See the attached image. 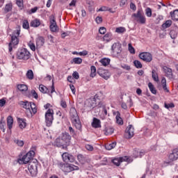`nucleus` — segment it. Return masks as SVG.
Segmentation results:
<instances>
[{
  "label": "nucleus",
  "mask_w": 178,
  "mask_h": 178,
  "mask_svg": "<svg viewBox=\"0 0 178 178\" xmlns=\"http://www.w3.org/2000/svg\"><path fill=\"white\" fill-rule=\"evenodd\" d=\"M70 119L72 126H74L79 133H83V125L81 124L77 110H76L74 107H72L70 109Z\"/></svg>",
  "instance_id": "nucleus-1"
},
{
  "label": "nucleus",
  "mask_w": 178,
  "mask_h": 178,
  "mask_svg": "<svg viewBox=\"0 0 178 178\" xmlns=\"http://www.w3.org/2000/svg\"><path fill=\"white\" fill-rule=\"evenodd\" d=\"M21 31L22 26H20V25H18L16 27V30L14 31L10 35L11 40L8 44V51L10 55H12V51H13V48H16V47L19 45V42H20V39H19V37H20Z\"/></svg>",
  "instance_id": "nucleus-2"
},
{
  "label": "nucleus",
  "mask_w": 178,
  "mask_h": 178,
  "mask_svg": "<svg viewBox=\"0 0 178 178\" xmlns=\"http://www.w3.org/2000/svg\"><path fill=\"white\" fill-rule=\"evenodd\" d=\"M20 105L24 109H26L25 114L29 119H31L35 113H37L38 108L35 103L30 102H21Z\"/></svg>",
  "instance_id": "nucleus-3"
},
{
  "label": "nucleus",
  "mask_w": 178,
  "mask_h": 178,
  "mask_svg": "<svg viewBox=\"0 0 178 178\" xmlns=\"http://www.w3.org/2000/svg\"><path fill=\"white\" fill-rule=\"evenodd\" d=\"M37 147L35 146L32 147L31 150L26 153L25 155L22 156L21 159H18L19 163L22 164H27V163H32L31 161H33V158H34L35 155V151Z\"/></svg>",
  "instance_id": "nucleus-4"
},
{
  "label": "nucleus",
  "mask_w": 178,
  "mask_h": 178,
  "mask_svg": "<svg viewBox=\"0 0 178 178\" xmlns=\"http://www.w3.org/2000/svg\"><path fill=\"white\" fill-rule=\"evenodd\" d=\"M16 58L19 60H29L31 58V54L26 48L19 49L16 54Z\"/></svg>",
  "instance_id": "nucleus-5"
},
{
  "label": "nucleus",
  "mask_w": 178,
  "mask_h": 178,
  "mask_svg": "<svg viewBox=\"0 0 178 178\" xmlns=\"http://www.w3.org/2000/svg\"><path fill=\"white\" fill-rule=\"evenodd\" d=\"M132 16L137 23H139L140 24H145V23H147V18L145 17V15H144L143 8L138 9L137 13H134Z\"/></svg>",
  "instance_id": "nucleus-6"
},
{
  "label": "nucleus",
  "mask_w": 178,
  "mask_h": 178,
  "mask_svg": "<svg viewBox=\"0 0 178 178\" xmlns=\"http://www.w3.org/2000/svg\"><path fill=\"white\" fill-rule=\"evenodd\" d=\"M45 123L47 127H51L54 122V110L49 108L45 113Z\"/></svg>",
  "instance_id": "nucleus-7"
},
{
  "label": "nucleus",
  "mask_w": 178,
  "mask_h": 178,
  "mask_svg": "<svg viewBox=\"0 0 178 178\" xmlns=\"http://www.w3.org/2000/svg\"><path fill=\"white\" fill-rule=\"evenodd\" d=\"M39 91L42 92V94H48V95H50V97H52V94L55 92V86L54 85V83H52V86H51V91L47 86H44L43 84H40L39 86Z\"/></svg>",
  "instance_id": "nucleus-8"
},
{
  "label": "nucleus",
  "mask_w": 178,
  "mask_h": 178,
  "mask_svg": "<svg viewBox=\"0 0 178 178\" xmlns=\"http://www.w3.org/2000/svg\"><path fill=\"white\" fill-rule=\"evenodd\" d=\"M99 99V95H95L93 97L88 99L86 102V105L88 108H95L97 106V101Z\"/></svg>",
  "instance_id": "nucleus-9"
},
{
  "label": "nucleus",
  "mask_w": 178,
  "mask_h": 178,
  "mask_svg": "<svg viewBox=\"0 0 178 178\" xmlns=\"http://www.w3.org/2000/svg\"><path fill=\"white\" fill-rule=\"evenodd\" d=\"M49 29L51 33H56L58 30V24H56V18L55 15H51L49 17Z\"/></svg>",
  "instance_id": "nucleus-10"
},
{
  "label": "nucleus",
  "mask_w": 178,
  "mask_h": 178,
  "mask_svg": "<svg viewBox=\"0 0 178 178\" xmlns=\"http://www.w3.org/2000/svg\"><path fill=\"white\" fill-rule=\"evenodd\" d=\"M111 54L114 56H119L122 54V44L118 42L114 43L111 46Z\"/></svg>",
  "instance_id": "nucleus-11"
},
{
  "label": "nucleus",
  "mask_w": 178,
  "mask_h": 178,
  "mask_svg": "<svg viewBox=\"0 0 178 178\" xmlns=\"http://www.w3.org/2000/svg\"><path fill=\"white\" fill-rule=\"evenodd\" d=\"M28 170L30 172L31 176H32V177L37 176V173H38L37 163H29L28 164Z\"/></svg>",
  "instance_id": "nucleus-12"
},
{
  "label": "nucleus",
  "mask_w": 178,
  "mask_h": 178,
  "mask_svg": "<svg viewBox=\"0 0 178 178\" xmlns=\"http://www.w3.org/2000/svg\"><path fill=\"white\" fill-rule=\"evenodd\" d=\"M139 58L147 63L152 62V55L149 52H142L139 54Z\"/></svg>",
  "instance_id": "nucleus-13"
},
{
  "label": "nucleus",
  "mask_w": 178,
  "mask_h": 178,
  "mask_svg": "<svg viewBox=\"0 0 178 178\" xmlns=\"http://www.w3.org/2000/svg\"><path fill=\"white\" fill-rule=\"evenodd\" d=\"M65 145V147H69L70 145V141L72 140V136L69 134V133L65 132L61 134V137H60Z\"/></svg>",
  "instance_id": "nucleus-14"
},
{
  "label": "nucleus",
  "mask_w": 178,
  "mask_h": 178,
  "mask_svg": "<svg viewBox=\"0 0 178 178\" xmlns=\"http://www.w3.org/2000/svg\"><path fill=\"white\" fill-rule=\"evenodd\" d=\"M162 69L165 77H168L169 80L175 79V75L173 74V70L172 68L168 67V66H163Z\"/></svg>",
  "instance_id": "nucleus-15"
},
{
  "label": "nucleus",
  "mask_w": 178,
  "mask_h": 178,
  "mask_svg": "<svg viewBox=\"0 0 178 178\" xmlns=\"http://www.w3.org/2000/svg\"><path fill=\"white\" fill-rule=\"evenodd\" d=\"M97 74L100 77L104 79V80H108L111 77V72L108 70H104L102 68H99L97 70Z\"/></svg>",
  "instance_id": "nucleus-16"
},
{
  "label": "nucleus",
  "mask_w": 178,
  "mask_h": 178,
  "mask_svg": "<svg viewBox=\"0 0 178 178\" xmlns=\"http://www.w3.org/2000/svg\"><path fill=\"white\" fill-rule=\"evenodd\" d=\"M62 158L63 162H65V163H69V162L73 163L74 162V161H76L74 156L67 152L63 153L62 154Z\"/></svg>",
  "instance_id": "nucleus-17"
},
{
  "label": "nucleus",
  "mask_w": 178,
  "mask_h": 178,
  "mask_svg": "<svg viewBox=\"0 0 178 178\" xmlns=\"http://www.w3.org/2000/svg\"><path fill=\"white\" fill-rule=\"evenodd\" d=\"M168 159L170 162H175L178 160V149H174L168 156Z\"/></svg>",
  "instance_id": "nucleus-18"
},
{
  "label": "nucleus",
  "mask_w": 178,
  "mask_h": 178,
  "mask_svg": "<svg viewBox=\"0 0 178 178\" xmlns=\"http://www.w3.org/2000/svg\"><path fill=\"white\" fill-rule=\"evenodd\" d=\"M64 172L69 173L73 172V170H79V166L66 163L65 169H64Z\"/></svg>",
  "instance_id": "nucleus-19"
},
{
  "label": "nucleus",
  "mask_w": 178,
  "mask_h": 178,
  "mask_svg": "<svg viewBox=\"0 0 178 178\" xmlns=\"http://www.w3.org/2000/svg\"><path fill=\"white\" fill-rule=\"evenodd\" d=\"M35 42H36V49H38L41 48L45 44V39L42 36H38L35 39Z\"/></svg>",
  "instance_id": "nucleus-20"
},
{
  "label": "nucleus",
  "mask_w": 178,
  "mask_h": 178,
  "mask_svg": "<svg viewBox=\"0 0 178 178\" xmlns=\"http://www.w3.org/2000/svg\"><path fill=\"white\" fill-rule=\"evenodd\" d=\"M91 125L93 129H101L102 127V125H101V120L97 118H93Z\"/></svg>",
  "instance_id": "nucleus-21"
},
{
  "label": "nucleus",
  "mask_w": 178,
  "mask_h": 178,
  "mask_svg": "<svg viewBox=\"0 0 178 178\" xmlns=\"http://www.w3.org/2000/svg\"><path fill=\"white\" fill-rule=\"evenodd\" d=\"M53 145L54 147H58V148H60L61 147L62 148H65V147H66L65 143H63V140H62V138L60 137L57 138L54 140Z\"/></svg>",
  "instance_id": "nucleus-22"
},
{
  "label": "nucleus",
  "mask_w": 178,
  "mask_h": 178,
  "mask_svg": "<svg viewBox=\"0 0 178 178\" xmlns=\"http://www.w3.org/2000/svg\"><path fill=\"white\" fill-rule=\"evenodd\" d=\"M113 131H115V129L109 125H105L104 129L103 130L104 136H111V134H113Z\"/></svg>",
  "instance_id": "nucleus-23"
},
{
  "label": "nucleus",
  "mask_w": 178,
  "mask_h": 178,
  "mask_svg": "<svg viewBox=\"0 0 178 178\" xmlns=\"http://www.w3.org/2000/svg\"><path fill=\"white\" fill-rule=\"evenodd\" d=\"M126 133L128 134V138H131L134 136V127L133 125H129L126 129Z\"/></svg>",
  "instance_id": "nucleus-24"
},
{
  "label": "nucleus",
  "mask_w": 178,
  "mask_h": 178,
  "mask_svg": "<svg viewBox=\"0 0 178 178\" xmlns=\"http://www.w3.org/2000/svg\"><path fill=\"white\" fill-rule=\"evenodd\" d=\"M31 27H33L34 29H37V27H40L41 26V20L38 18H35L30 22Z\"/></svg>",
  "instance_id": "nucleus-25"
},
{
  "label": "nucleus",
  "mask_w": 178,
  "mask_h": 178,
  "mask_svg": "<svg viewBox=\"0 0 178 178\" xmlns=\"http://www.w3.org/2000/svg\"><path fill=\"white\" fill-rule=\"evenodd\" d=\"M19 124V127L22 129H26V127L27 126V123L26 122V119L24 118H17V119Z\"/></svg>",
  "instance_id": "nucleus-26"
},
{
  "label": "nucleus",
  "mask_w": 178,
  "mask_h": 178,
  "mask_svg": "<svg viewBox=\"0 0 178 178\" xmlns=\"http://www.w3.org/2000/svg\"><path fill=\"white\" fill-rule=\"evenodd\" d=\"M112 40H113L112 33H107L102 38V41H104V42H110V41H112Z\"/></svg>",
  "instance_id": "nucleus-27"
},
{
  "label": "nucleus",
  "mask_w": 178,
  "mask_h": 178,
  "mask_svg": "<svg viewBox=\"0 0 178 178\" xmlns=\"http://www.w3.org/2000/svg\"><path fill=\"white\" fill-rule=\"evenodd\" d=\"M7 126L9 130H12L13 127V117H12V115H9L7 118Z\"/></svg>",
  "instance_id": "nucleus-28"
},
{
  "label": "nucleus",
  "mask_w": 178,
  "mask_h": 178,
  "mask_svg": "<svg viewBox=\"0 0 178 178\" xmlns=\"http://www.w3.org/2000/svg\"><path fill=\"white\" fill-rule=\"evenodd\" d=\"M17 88L19 91H21V92H26V91L29 90V86L26 84H18Z\"/></svg>",
  "instance_id": "nucleus-29"
},
{
  "label": "nucleus",
  "mask_w": 178,
  "mask_h": 178,
  "mask_svg": "<svg viewBox=\"0 0 178 178\" xmlns=\"http://www.w3.org/2000/svg\"><path fill=\"white\" fill-rule=\"evenodd\" d=\"M170 15L171 16L172 20H174L175 22L178 21V10H175L173 11H171L170 13Z\"/></svg>",
  "instance_id": "nucleus-30"
},
{
  "label": "nucleus",
  "mask_w": 178,
  "mask_h": 178,
  "mask_svg": "<svg viewBox=\"0 0 178 178\" xmlns=\"http://www.w3.org/2000/svg\"><path fill=\"white\" fill-rule=\"evenodd\" d=\"M68 131L70 132V134L73 137V138H76L79 136V132L77 131L74 130L73 127H69Z\"/></svg>",
  "instance_id": "nucleus-31"
},
{
  "label": "nucleus",
  "mask_w": 178,
  "mask_h": 178,
  "mask_svg": "<svg viewBox=\"0 0 178 178\" xmlns=\"http://www.w3.org/2000/svg\"><path fill=\"white\" fill-rule=\"evenodd\" d=\"M115 119H116V123L118 124H120V126H122V124H123V119L122 118H120V112H119V111L116 112Z\"/></svg>",
  "instance_id": "nucleus-32"
},
{
  "label": "nucleus",
  "mask_w": 178,
  "mask_h": 178,
  "mask_svg": "<svg viewBox=\"0 0 178 178\" xmlns=\"http://www.w3.org/2000/svg\"><path fill=\"white\" fill-rule=\"evenodd\" d=\"M13 8V6L12 5V3H7L3 8L4 13H9V12H11Z\"/></svg>",
  "instance_id": "nucleus-33"
},
{
  "label": "nucleus",
  "mask_w": 178,
  "mask_h": 178,
  "mask_svg": "<svg viewBox=\"0 0 178 178\" xmlns=\"http://www.w3.org/2000/svg\"><path fill=\"white\" fill-rule=\"evenodd\" d=\"M22 29H24V30H30V23H29V19H24L22 20Z\"/></svg>",
  "instance_id": "nucleus-34"
},
{
  "label": "nucleus",
  "mask_w": 178,
  "mask_h": 178,
  "mask_svg": "<svg viewBox=\"0 0 178 178\" xmlns=\"http://www.w3.org/2000/svg\"><path fill=\"white\" fill-rule=\"evenodd\" d=\"M161 86L163 87V91L165 92H169V89H168L167 85H166V78L163 77L161 79Z\"/></svg>",
  "instance_id": "nucleus-35"
},
{
  "label": "nucleus",
  "mask_w": 178,
  "mask_h": 178,
  "mask_svg": "<svg viewBox=\"0 0 178 178\" xmlns=\"http://www.w3.org/2000/svg\"><path fill=\"white\" fill-rule=\"evenodd\" d=\"M106 106V105L105 104V103L104 102L101 101V99L99 98V99H97V101L96 102V108H102V109H103Z\"/></svg>",
  "instance_id": "nucleus-36"
},
{
  "label": "nucleus",
  "mask_w": 178,
  "mask_h": 178,
  "mask_svg": "<svg viewBox=\"0 0 178 178\" xmlns=\"http://www.w3.org/2000/svg\"><path fill=\"white\" fill-rule=\"evenodd\" d=\"M152 77L154 80V81H156V83L159 82V77L158 76V73L155 70H152Z\"/></svg>",
  "instance_id": "nucleus-37"
},
{
  "label": "nucleus",
  "mask_w": 178,
  "mask_h": 178,
  "mask_svg": "<svg viewBox=\"0 0 178 178\" xmlns=\"http://www.w3.org/2000/svg\"><path fill=\"white\" fill-rule=\"evenodd\" d=\"M71 63H74L75 65H81L83 63V59L80 57H75L71 61Z\"/></svg>",
  "instance_id": "nucleus-38"
},
{
  "label": "nucleus",
  "mask_w": 178,
  "mask_h": 178,
  "mask_svg": "<svg viewBox=\"0 0 178 178\" xmlns=\"http://www.w3.org/2000/svg\"><path fill=\"white\" fill-rule=\"evenodd\" d=\"M28 80H33L34 79V72L31 70H29L26 74Z\"/></svg>",
  "instance_id": "nucleus-39"
},
{
  "label": "nucleus",
  "mask_w": 178,
  "mask_h": 178,
  "mask_svg": "<svg viewBox=\"0 0 178 178\" xmlns=\"http://www.w3.org/2000/svg\"><path fill=\"white\" fill-rule=\"evenodd\" d=\"M95 76H97V67H95V66L92 65L90 67V77H95Z\"/></svg>",
  "instance_id": "nucleus-40"
},
{
  "label": "nucleus",
  "mask_w": 178,
  "mask_h": 178,
  "mask_svg": "<svg viewBox=\"0 0 178 178\" xmlns=\"http://www.w3.org/2000/svg\"><path fill=\"white\" fill-rule=\"evenodd\" d=\"M99 62L102 65V66H108V65L111 63V59L104 58L101 59Z\"/></svg>",
  "instance_id": "nucleus-41"
},
{
  "label": "nucleus",
  "mask_w": 178,
  "mask_h": 178,
  "mask_svg": "<svg viewBox=\"0 0 178 178\" xmlns=\"http://www.w3.org/2000/svg\"><path fill=\"white\" fill-rule=\"evenodd\" d=\"M115 147H116V142H113L110 144H106L105 145V148L108 151H111V149H113V148H115Z\"/></svg>",
  "instance_id": "nucleus-42"
},
{
  "label": "nucleus",
  "mask_w": 178,
  "mask_h": 178,
  "mask_svg": "<svg viewBox=\"0 0 178 178\" xmlns=\"http://www.w3.org/2000/svg\"><path fill=\"white\" fill-rule=\"evenodd\" d=\"M148 87L152 94H156V89L155 88V86H154V84H152V83L149 82L148 83Z\"/></svg>",
  "instance_id": "nucleus-43"
},
{
  "label": "nucleus",
  "mask_w": 178,
  "mask_h": 178,
  "mask_svg": "<svg viewBox=\"0 0 178 178\" xmlns=\"http://www.w3.org/2000/svg\"><path fill=\"white\" fill-rule=\"evenodd\" d=\"M115 33L118 34H123V33H126V28L120 26L115 29Z\"/></svg>",
  "instance_id": "nucleus-44"
},
{
  "label": "nucleus",
  "mask_w": 178,
  "mask_h": 178,
  "mask_svg": "<svg viewBox=\"0 0 178 178\" xmlns=\"http://www.w3.org/2000/svg\"><path fill=\"white\" fill-rule=\"evenodd\" d=\"M172 20H170V19H169V20H167V21H165V23H163V24H162V27L163 28V29H169V27H170V26H172Z\"/></svg>",
  "instance_id": "nucleus-45"
},
{
  "label": "nucleus",
  "mask_w": 178,
  "mask_h": 178,
  "mask_svg": "<svg viewBox=\"0 0 178 178\" xmlns=\"http://www.w3.org/2000/svg\"><path fill=\"white\" fill-rule=\"evenodd\" d=\"M134 65L136 69H142L143 68V64H141V62L138 60H135L134 61Z\"/></svg>",
  "instance_id": "nucleus-46"
},
{
  "label": "nucleus",
  "mask_w": 178,
  "mask_h": 178,
  "mask_svg": "<svg viewBox=\"0 0 178 178\" xmlns=\"http://www.w3.org/2000/svg\"><path fill=\"white\" fill-rule=\"evenodd\" d=\"M58 167L63 170V172H65V169H66V163L63 162H58L57 163Z\"/></svg>",
  "instance_id": "nucleus-47"
},
{
  "label": "nucleus",
  "mask_w": 178,
  "mask_h": 178,
  "mask_svg": "<svg viewBox=\"0 0 178 178\" xmlns=\"http://www.w3.org/2000/svg\"><path fill=\"white\" fill-rule=\"evenodd\" d=\"M128 50L132 55H134V54H136V49H134L131 43L128 44Z\"/></svg>",
  "instance_id": "nucleus-48"
},
{
  "label": "nucleus",
  "mask_w": 178,
  "mask_h": 178,
  "mask_svg": "<svg viewBox=\"0 0 178 178\" xmlns=\"http://www.w3.org/2000/svg\"><path fill=\"white\" fill-rule=\"evenodd\" d=\"M5 126H6V123L5 122V121H3V120H1L0 129L1 130H2L3 133H5V131L6 130V129L5 128Z\"/></svg>",
  "instance_id": "nucleus-49"
},
{
  "label": "nucleus",
  "mask_w": 178,
  "mask_h": 178,
  "mask_svg": "<svg viewBox=\"0 0 178 178\" xmlns=\"http://www.w3.org/2000/svg\"><path fill=\"white\" fill-rule=\"evenodd\" d=\"M77 159L81 163H84V162H86V157H84L83 154H78Z\"/></svg>",
  "instance_id": "nucleus-50"
},
{
  "label": "nucleus",
  "mask_w": 178,
  "mask_h": 178,
  "mask_svg": "<svg viewBox=\"0 0 178 178\" xmlns=\"http://www.w3.org/2000/svg\"><path fill=\"white\" fill-rule=\"evenodd\" d=\"M145 15L147 17H151L152 16V10L151 8L147 7L145 9Z\"/></svg>",
  "instance_id": "nucleus-51"
},
{
  "label": "nucleus",
  "mask_w": 178,
  "mask_h": 178,
  "mask_svg": "<svg viewBox=\"0 0 178 178\" xmlns=\"http://www.w3.org/2000/svg\"><path fill=\"white\" fill-rule=\"evenodd\" d=\"M14 143L18 145V147H23L24 145V141L22 140L15 139L14 140Z\"/></svg>",
  "instance_id": "nucleus-52"
},
{
  "label": "nucleus",
  "mask_w": 178,
  "mask_h": 178,
  "mask_svg": "<svg viewBox=\"0 0 178 178\" xmlns=\"http://www.w3.org/2000/svg\"><path fill=\"white\" fill-rule=\"evenodd\" d=\"M28 47H29V48H30V49H31V51L35 52V44L33 42L30 41L28 43Z\"/></svg>",
  "instance_id": "nucleus-53"
},
{
  "label": "nucleus",
  "mask_w": 178,
  "mask_h": 178,
  "mask_svg": "<svg viewBox=\"0 0 178 178\" xmlns=\"http://www.w3.org/2000/svg\"><path fill=\"white\" fill-rule=\"evenodd\" d=\"M112 162L115 165V166H120V163H122V161H120V158L114 159H113Z\"/></svg>",
  "instance_id": "nucleus-54"
},
{
  "label": "nucleus",
  "mask_w": 178,
  "mask_h": 178,
  "mask_svg": "<svg viewBox=\"0 0 178 178\" xmlns=\"http://www.w3.org/2000/svg\"><path fill=\"white\" fill-rule=\"evenodd\" d=\"M60 105L61 107L63 108V109H66V108H67V104L66 103V101H65L63 99L60 100Z\"/></svg>",
  "instance_id": "nucleus-55"
},
{
  "label": "nucleus",
  "mask_w": 178,
  "mask_h": 178,
  "mask_svg": "<svg viewBox=\"0 0 178 178\" xmlns=\"http://www.w3.org/2000/svg\"><path fill=\"white\" fill-rule=\"evenodd\" d=\"M16 5L19 8H23V6L24 5V2L23 1V0H16Z\"/></svg>",
  "instance_id": "nucleus-56"
},
{
  "label": "nucleus",
  "mask_w": 178,
  "mask_h": 178,
  "mask_svg": "<svg viewBox=\"0 0 178 178\" xmlns=\"http://www.w3.org/2000/svg\"><path fill=\"white\" fill-rule=\"evenodd\" d=\"M31 94L32 97L33 98H35V99H38V94L37 93V92H35V90H32L31 91Z\"/></svg>",
  "instance_id": "nucleus-57"
},
{
  "label": "nucleus",
  "mask_w": 178,
  "mask_h": 178,
  "mask_svg": "<svg viewBox=\"0 0 178 178\" xmlns=\"http://www.w3.org/2000/svg\"><path fill=\"white\" fill-rule=\"evenodd\" d=\"M121 67L122 69H124V70H131V67H130V65H127V64H122L121 65Z\"/></svg>",
  "instance_id": "nucleus-58"
},
{
  "label": "nucleus",
  "mask_w": 178,
  "mask_h": 178,
  "mask_svg": "<svg viewBox=\"0 0 178 178\" xmlns=\"http://www.w3.org/2000/svg\"><path fill=\"white\" fill-rule=\"evenodd\" d=\"M120 159L121 162H129L130 159H129V156H124L122 157H120Z\"/></svg>",
  "instance_id": "nucleus-59"
},
{
  "label": "nucleus",
  "mask_w": 178,
  "mask_h": 178,
  "mask_svg": "<svg viewBox=\"0 0 178 178\" xmlns=\"http://www.w3.org/2000/svg\"><path fill=\"white\" fill-rule=\"evenodd\" d=\"M79 56H87L88 55V51L83 50V51L79 52Z\"/></svg>",
  "instance_id": "nucleus-60"
},
{
  "label": "nucleus",
  "mask_w": 178,
  "mask_h": 178,
  "mask_svg": "<svg viewBox=\"0 0 178 178\" xmlns=\"http://www.w3.org/2000/svg\"><path fill=\"white\" fill-rule=\"evenodd\" d=\"M164 106H165V108H166V109H169V108H175V104H173V103H170V104L165 103Z\"/></svg>",
  "instance_id": "nucleus-61"
},
{
  "label": "nucleus",
  "mask_w": 178,
  "mask_h": 178,
  "mask_svg": "<svg viewBox=\"0 0 178 178\" xmlns=\"http://www.w3.org/2000/svg\"><path fill=\"white\" fill-rule=\"evenodd\" d=\"M99 34H105V33H106V28L104 26L100 27L99 29Z\"/></svg>",
  "instance_id": "nucleus-62"
},
{
  "label": "nucleus",
  "mask_w": 178,
  "mask_h": 178,
  "mask_svg": "<svg viewBox=\"0 0 178 178\" xmlns=\"http://www.w3.org/2000/svg\"><path fill=\"white\" fill-rule=\"evenodd\" d=\"M37 10H38V7H34L29 10V14L33 15V13H35Z\"/></svg>",
  "instance_id": "nucleus-63"
},
{
  "label": "nucleus",
  "mask_w": 178,
  "mask_h": 178,
  "mask_svg": "<svg viewBox=\"0 0 178 178\" xmlns=\"http://www.w3.org/2000/svg\"><path fill=\"white\" fill-rule=\"evenodd\" d=\"M95 22L97 23V24H101V23H102V17H97Z\"/></svg>",
  "instance_id": "nucleus-64"
}]
</instances>
